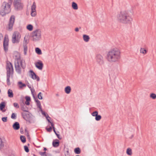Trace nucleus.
Listing matches in <instances>:
<instances>
[{"label":"nucleus","mask_w":156,"mask_h":156,"mask_svg":"<svg viewBox=\"0 0 156 156\" xmlns=\"http://www.w3.org/2000/svg\"><path fill=\"white\" fill-rule=\"evenodd\" d=\"M121 58L120 51L117 48H114L108 51L106 55V59L110 63L117 62Z\"/></svg>","instance_id":"1"},{"label":"nucleus","mask_w":156,"mask_h":156,"mask_svg":"<svg viewBox=\"0 0 156 156\" xmlns=\"http://www.w3.org/2000/svg\"><path fill=\"white\" fill-rule=\"evenodd\" d=\"M117 19L119 22L124 24L130 23L132 20L129 13L125 11H121L117 15Z\"/></svg>","instance_id":"2"},{"label":"nucleus","mask_w":156,"mask_h":156,"mask_svg":"<svg viewBox=\"0 0 156 156\" xmlns=\"http://www.w3.org/2000/svg\"><path fill=\"white\" fill-rule=\"evenodd\" d=\"M12 2V0H9L8 2H4L2 3L0 12V14L2 16H3L10 12L11 5Z\"/></svg>","instance_id":"3"},{"label":"nucleus","mask_w":156,"mask_h":156,"mask_svg":"<svg viewBox=\"0 0 156 156\" xmlns=\"http://www.w3.org/2000/svg\"><path fill=\"white\" fill-rule=\"evenodd\" d=\"M6 68L7 70L6 82L7 85H9L11 84L9 80L10 76L12 78L13 74V69L12 64L10 62L7 63Z\"/></svg>","instance_id":"4"},{"label":"nucleus","mask_w":156,"mask_h":156,"mask_svg":"<svg viewBox=\"0 0 156 156\" xmlns=\"http://www.w3.org/2000/svg\"><path fill=\"white\" fill-rule=\"evenodd\" d=\"M22 62L23 61L22 60L18 59H16L15 62V66L16 70L17 73L20 74L21 73V67L24 69L26 67L25 65L23 64Z\"/></svg>","instance_id":"5"},{"label":"nucleus","mask_w":156,"mask_h":156,"mask_svg":"<svg viewBox=\"0 0 156 156\" xmlns=\"http://www.w3.org/2000/svg\"><path fill=\"white\" fill-rule=\"evenodd\" d=\"M31 36L34 41H36L39 40L41 38V30L39 29H37L32 33Z\"/></svg>","instance_id":"6"},{"label":"nucleus","mask_w":156,"mask_h":156,"mask_svg":"<svg viewBox=\"0 0 156 156\" xmlns=\"http://www.w3.org/2000/svg\"><path fill=\"white\" fill-rule=\"evenodd\" d=\"M15 20V16L14 15L11 16L9 20L8 24L6 27L7 30L9 31H11L12 30L13 27L14 23Z\"/></svg>","instance_id":"7"},{"label":"nucleus","mask_w":156,"mask_h":156,"mask_svg":"<svg viewBox=\"0 0 156 156\" xmlns=\"http://www.w3.org/2000/svg\"><path fill=\"white\" fill-rule=\"evenodd\" d=\"M13 5L16 10H21L23 8V5L21 2V0H14Z\"/></svg>","instance_id":"8"},{"label":"nucleus","mask_w":156,"mask_h":156,"mask_svg":"<svg viewBox=\"0 0 156 156\" xmlns=\"http://www.w3.org/2000/svg\"><path fill=\"white\" fill-rule=\"evenodd\" d=\"M19 33L17 31L14 32L12 36V42L13 43H18L20 38Z\"/></svg>","instance_id":"9"},{"label":"nucleus","mask_w":156,"mask_h":156,"mask_svg":"<svg viewBox=\"0 0 156 156\" xmlns=\"http://www.w3.org/2000/svg\"><path fill=\"white\" fill-rule=\"evenodd\" d=\"M9 38L7 35L6 34L5 35L3 43V46L4 48V50L5 52H6L8 49L9 47Z\"/></svg>","instance_id":"10"},{"label":"nucleus","mask_w":156,"mask_h":156,"mask_svg":"<svg viewBox=\"0 0 156 156\" xmlns=\"http://www.w3.org/2000/svg\"><path fill=\"white\" fill-rule=\"evenodd\" d=\"M95 58L97 62L99 65L101 66L104 63V58L100 54L97 55Z\"/></svg>","instance_id":"11"},{"label":"nucleus","mask_w":156,"mask_h":156,"mask_svg":"<svg viewBox=\"0 0 156 156\" xmlns=\"http://www.w3.org/2000/svg\"><path fill=\"white\" fill-rule=\"evenodd\" d=\"M31 93L33 96V98L34 99L37 105V107L39 108L40 109V110H42V108L41 105V104L40 101L38 100L37 98H36L35 97L34 94V90H31Z\"/></svg>","instance_id":"12"},{"label":"nucleus","mask_w":156,"mask_h":156,"mask_svg":"<svg viewBox=\"0 0 156 156\" xmlns=\"http://www.w3.org/2000/svg\"><path fill=\"white\" fill-rule=\"evenodd\" d=\"M36 5L35 2H34L31 8V15L33 16H35L36 14Z\"/></svg>","instance_id":"13"},{"label":"nucleus","mask_w":156,"mask_h":156,"mask_svg":"<svg viewBox=\"0 0 156 156\" xmlns=\"http://www.w3.org/2000/svg\"><path fill=\"white\" fill-rule=\"evenodd\" d=\"M31 75V78L33 80H36L37 81L40 80L39 77L37 76L36 74L32 70H30V71Z\"/></svg>","instance_id":"14"},{"label":"nucleus","mask_w":156,"mask_h":156,"mask_svg":"<svg viewBox=\"0 0 156 156\" xmlns=\"http://www.w3.org/2000/svg\"><path fill=\"white\" fill-rule=\"evenodd\" d=\"M43 66V64L42 62L41 61L36 62L35 63L36 67L39 70L42 69Z\"/></svg>","instance_id":"15"},{"label":"nucleus","mask_w":156,"mask_h":156,"mask_svg":"<svg viewBox=\"0 0 156 156\" xmlns=\"http://www.w3.org/2000/svg\"><path fill=\"white\" fill-rule=\"evenodd\" d=\"M21 109L24 112H28V108L25 106L24 103L23 102L22 103L20 104Z\"/></svg>","instance_id":"16"},{"label":"nucleus","mask_w":156,"mask_h":156,"mask_svg":"<svg viewBox=\"0 0 156 156\" xmlns=\"http://www.w3.org/2000/svg\"><path fill=\"white\" fill-rule=\"evenodd\" d=\"M13 127L15 130H18L20 128V126L19 122H15L13 125Z\"/></svg>","instance_id":"17"},{"label":"nucleus","mask_w":156,"mask_h":156,"mask_svg":"<svg viewBox=\"0 0 156 156\" xmlns=\"http://www.w3.org/2000/svg\"><path fill=\"white\" fill-rule=\"evenodd\" d=\"M22 112L21 115L23 118L25 120H26L28 118L29 116L30 115L27 113L25 112Z\"/></svg>","instance_id":"18"},{"label":"nucleus","mask_w":156,"mask_h":156,"mask_svg":"<svg viewBox=\"0 0 156 156\" xmlns=\"http://www.w3.org/2000/svg\"><path fill=\"white\" fill-rule=\"evenodd\" d=\"M59 144V141L57 139H56L55 141H53L52 142L53 146L54 147H56L58 146Z\"/></svg>","instance_id":"19"},{"label":"nucleus","mask_w":156,"mask_h":156,"mask_svg":"<svg viewBox=\"0 0 156 156\" xmlns=\"http://www.w3.org/2000/svg\"><path fill=\"white\" fill-rule=\"evenodd\" d=\"M71 91V88L69 86H67L65 88V91L67 94L70 93Z\"/></svg>","instance_id":"20"},{"label":"nucleus","mask_w":156,"mask_h":156,"mask_svg":"<svg viewBox=\"0 0 156 156\" xmlns=\"http://www.w3.org/2000/svg\"><path fill=\"white\" fill-rule=\"evenodd\" d=\"M8 96L9 97L12 98L13 96V94L12 90L9 89L8 91Z\"/></svg>","instance_id":"21"},{"label":"nucleus","mask_w":156,"mask_h":156,"mask_svg":"<svg viewBox=\"0 0 156 156\" xmlns=\"http://www.w3.org/2000/svg\"><path fill=\"white\" fill-rule=\"evenodd\" d=\"M83 38L85 41L88 42L89 41L90 37L88 35L84 34L83 35Z\"/></svg>","instance_id":"22"},{"label":"nucleus","mask_w":156,"mask_h":156,"mask_svg":"<svg viewBox=\"0 0 156 156\" xmlns=\"http://www.w3.org/2000/svg\"><path fill=\"white\" fill-rule=\"evenodd\" d=\"M72 7L73 9L75 10H76L78 9L77 4L74 2L72 3Z\"/></svg>","instance_id":"23"},{"label":"nucleus","mask_w":156,"mask_h":156,"mask_svg":"<svg viewBox=\"0 0 156 156\" xmlns=\"http://www.w3.org/2000/svg\"><path fill=\"white\" fill-rule=\"evenodd\" d=\"M126 153L128 155H131L132 154L131 149L130 148H128L127 149Z\"/></svg>","instance_id":"24"},{"label":"nucleus","mask_w":156,"mask_h":156,"mask_svg":"<svg viewBox=\"0 0 156 156\" xmlns=\"http://www.w3.org/2000/svg\"><path fill=\"white\" fill-rule=\"evenodd\" d=\"M74 151L75 154H79L81 152V150L80 148L77 147L75 149Z\"/></svg>","instance_id":"25"},{"label":"nucleus","mask_w":156,"mask_h":156,"mask_svg":"<svg viewBox=\"0 0 156 156\" xmlns=\"http://www.w3.org/2000/svg\"><path fill=\"white\" fill-rule=\"evenodd\" d=\"M5 107V103L4 102H2L0 104V110H2Z\"/></svg>","instance_id":"26"},{"label":"nucleus","mask_w":156,"mask_h":156,"mask_svg":"<svg viewBox=\"0 0 156 156\" xmlns=\"http://www.w3.org/2000/svg\"><path fill=\"white\" fill-rule=\"evenodd\" d=\"M35 51L36 53L38 55H41L42 54L41 50L38 48H36Z\"/></svg>","instance_id":"27"},{"label":"nucleus","mask_w":156,"mask_h":156,"mask_svg":"<svg viewBox=\"0 0 156 156\" xmlns=\"http://www.w3.org/2000/svg\"><path fill=\"white\" fill-rule=\"evenodd\" d=\"M4 147V144L2 140L0 138V150H2Z\"/></svg>","instance_id":"28"},{"label":"nucleus","mask_w":156,"mask_h":156,"mask_svg":"<svg viewBox=\"0 0 156 156\" xmlns=\"http://www.w3.org/2000/svg\"><path fill=\"white\" fill-rule=\"evenodd\" d=\"M18 84L20 85L19 87L20 88H22L23 87H26V84L23 83L21 82L20 81L18 82Z\"/></svg>","instance_id":"29"},{"label":"nucleus","mask_w":156,"mask_h":156,"mask_svg":"<svg viewBox=\"0 0 156 156\" xmlns=\"http://www.w3.org/2000/svg\"><path fill=\"white\" fill-rule=\"evenodd\" d=\"M27 29L29 31H31L33 29V26L31 24H29L27 27Z\"/></svg>","instance_id":"30"},{"label":"nucleus","mask_w":156,"mask_h":156,"mask_svg":"<svg viewBox=\"0 0 156 156\" xmlns=\"http://www.w3.org/2000/svg\"><path fill=\"white\" fill-rule=\"evenodd\" d=\"M140 51L141 53H142L144 54H146L147 52V51L146 49L142 48H140Z\"/></svg>","instance_id":"31"},{"label":"nucleus","mask_w":156,"mask_h":156,"mask_svg":"<svg viewBox=\"0 0 156 156\" xmlns=\"http://www.w3.org/2000/svg\"><path fill=\"white\" fill-rule=\"evenodd\" d=\"M20 139L21 141L23 143H25L26 141V138L24 136H20Z\"/></svg>","instance_id":"32"},{"label":"nucleus","mask_w":156,"mask_h":156,"mask_svg":"<svg viewBox=\"0 0 156 156\" xmlns=\"http://www.w3.org/2000/svg\"><path fill=\"white\" fill-rule=\"evenodd\" d=\"M24 48V54L25 55L27 54V46L26 45H23Z\"/></svg>","instance_id":"33"},{"label":"nucleus","mask_w":156,"mask_h":156,"mask_svg":"<svg viewBox=\"0 0 156 156\" xmlns=\"http://www.w3.org/2000/svg\"><path fill=\"white\" fill-rule=\"evenodd\" d=\"M150 97L153 99L156 98V94L154 93H151L150 95Z\"/></svg>","instance_id":"34"},{"label":"nucleus","mask_w":156,"mask_h":156,"mask_svg":"<svg viewBox=\"0 0 156 156\" xmlns=\"http://www.w3.org/2000/svg\"><path fill=\"white\" fill-rule=\"evenodd\" d=\"M101 118V116L100 115H98L95 118V120L97 121L100 120Z\"/></svg>","instance_id":"35"},{"label":"nucleus","mask_w":156,"mask_h":156,"mask_svg":"<svg viewBox=\"0 0 156 156\" xmlns=\"http://www.w3.org/2000/svg\"><path fill=\"white\" fill-rule=\"evenodd\" d=\"M98 114V112L97 111H95L91 113L92 116H96Z\"/></svg>","instance_id":"36"},{"label":"nucleus","mask_w":156,"mask_h":156,"mask_svg":"<svg viewBox=\"0 0 156 156\" xmlns=\"http://www.w3.org/2000/svg\"><path fill=\"white\" fill-rule=\"evenodd\" d=\"M11 118L12 119H16V114L14 113H12V114Z\"/></svg>","instance_id":"37"},{"label":"nucleus","mask_w":156,"mask_h":156,"mask_svg":"<svg viewBox=\"0 0 156 156\" xmlns=\"http://www.w3.org/2000/svg\"><path fill=\"white\" fill-rule=\"evenodd\" d=\"M38 98L39 99L41 100L42 99V93L41 92H40L37 95Z\"/></svg>","instance_id":"38"},{"label":"nucleus","mask_w":156,"mask_h":156,"mask_svg":"<svg viewBox=\"0 0 156 156\" xmlns=\"http://www.w3.org/2000/svg\"><path fill=\"white\" fill-rule=\"evenodd\" d=\"M39 154L41 156H47V154H46V152L45 151L44 152H40Z\"/></svg>","instance_id":"39"},{"label":"nucleus","mask_w":156,"mask_h":156,"mask_svg":"<svg viewBox=\"0 0 156 156\" xmlns=\"http://www.w3.org/2000/svg\"><path fill=\"white\" fill-rule=\"evenodd\" d=\"M24 148L25 151L26 152L28 153L29 152V149L27 146H24Z\"/></svg>","instance_id":"40"},{"label":"nucleus","mask_w":156,"mask_h":156,"mask_svg":"<svg viewBox=\"0 0 156 156\" xmlns=\"http://www.w3.org/2000/svg\"><path fill=\"white\" fill-rule=\"evenodd\" d=\"M14 106L16 108H19V104L17 103H13Z\"/></svg>","instance_id":"41"},{"label":"nucleus","mask_w":156,"mask_h":156,"mask_svg":"<svg viewBox=\"0 0 156 156\" xmlns=\"http://www.w3.org/2000/svg\"><path fill=\"white\" fill-rule=\"evenodd\" d=\"M7 117H3L2 118V120L3 122H5L7 121Z\"/></svg>","instance_id":"42"},{"label":"nucleus","mask_w":156,"mask_h":156,"mask_svg":"<svg viewBox=\"0 0 156 156\" xmlns=\"http://www.w3.org/2000/svg\"><path fill=\"white\" fill-rule=\"evenodd\" d=\"M25 134L27 135V136L28 137H29L30 135L29 133V132L26 129H25Z\"/></svg>","instance_id":"43"},{"label":"nucleus","mask_w":156,"mask_h":156,"mask_svg":"<svg viewBox=\"0 0 156 156\" xmlns=\"http://www.w3.org/2000/svg\"><path fill=\"white\" fill-rule=\"evenodd\" d=\"M46 129L47 131L48 132H51L52 129V128L51 126H50L49 128H46Z\"/></svg>","instance_id":"44"},{"label":"nucleus","mask_w":156,"mask_h":156,"mask_svg":"<svg viewBox=\"0 0 156 156\" xmlns=\"http://www.w3.org/2000/svg\"><path fill=\"white\" fill-rule=\"evenodd\" d=\"M54 133H55V134L57 136V137L59 139V140H61L62 139V138L61 137H60V135L59 134H58L57 133H56V131H55V132H54Z\"/></svg>","instance_id":"45"},{"label":"nucleus","mask_w":156,"mask_h":156,"mask_svg":"<svg viewBox=\"0 0 156 156\" xmlns=\"http://www.w3.org/2000/svg\"><path fill=\"white\" fill-rule=\"evenodd\" d=\"M25 99H26V101H30V97L26 96L25 97Z\"/></svg>","instance_id":"46"},{"label":"nucleus","mask_w":156,"mask_h":156,"mask_svg":"<svg viewBox=\"0 0 156 156\" xmlns=\"http://www.w3.org/2000/svg\"><path fill=\"white\" fill-rule=\"evenodd\" d=\"M46 117L48 122L51 123V122L50 121V119L48 118H49L50 119V118L48 116V115H47V116H46Z\"/></svg>","instance_id":"47"},{"label":"nucleus","mask_w":156,"mask_h":156,"mask_svg":"<svg viewBox=\"0 0 156 156\" xmlns=\"http://www.w3.org/2000/svg\"><path fill=\"white\" fill-rule=\"evenodd\" d=\"M65 156H70V154L68 151H67L65 153Z\"/></svg>","instance_id":"48"},{"label":"nucleus","mask_w":156,"mask_h":156,"mask_svg":"<svg viewBox=\"0 0 156 156\" xmlns=\"http://www.w3.org/2000/svg\"><path fill=\"white\" fill-rule=\"evenodd\" d=\"M42 114L44 115V116H45L46 117V116H47V115H46V114H45V113L44 112L43 110H42H42H40Z\"/></svg>","instance_id":"49"},{"label":"nucleus","mask_w":156,"mask_h":156,"mask_svg":"<svg viewBox=\"0 0 156 156\" xmlns=\"http://www.w3.org/2000/svg\"><path fill=\"white\" fill-rule=\"evenodd\" d=\"M3 38V36L1 33H0V41L2 40Z\"/></svg>","instance_id":"50"},{"label":"nucleus","mask_w":156,"mask_h":156,"mask_svg":"<svg viewBox=\"0 0 156 156\" xmlns=\"http://www.w3.org/2000/svg\"><path fill=\"white\" fill-rule=\"evenodd\" d=\"M25 104L27 105H30V101H26V102H25Z\"/></svg>","instance_id":"51"},{"label":"nucleus","mask_w":156,"mask_h":156,"mask_svg":"<svg viewBox=\"0 0 156 156\" xmlns=\"http://www.w3.org/2000/svg\"><path fill=\"white\" fill-rule=\"evenodd\" d=\"M75 30L76 32H78L79 31V29L78 28V27L76 28L75 29Z\"/></svg>","instance_id":"52"},{"label":"nucleus","mask_w":156,"mask_h":156,"mask_svg":"<svg viewBox=\"0 0 156 156\" xmlns=\"http://www.w3.org/2000/svg\"><path fill=\"white\" fill-rule=\"evenodd\" d=\"M51 123V127H54V124L52 122H51V123Z\"/></svg>","instance_id":"53"},{"label":"nucleus","mask_w":156,"mask_h":156,"mask_svg":"<svg viewBox=\"0 0 156 156\" xmlns=\"http://www.w3.org/2000/svg\"><path fill=\"white\" fill-rule=\"evenodd\" d=\"M20 132L21 133H22L23 132V129L21 128L20 129Z\"/></svg>","instance_id":"54"},{"label":"nucleus","mask_w":156,"mask_h":156,"mask_svg":"<svg viewBox=\"0 0 156 156\" xmlns=\"http://www.w3.org/2000/svg\"><path fill=\"white\" fill-rule=\"evenodd\" d=\"M52 128L53 129V131L54 132H55V127H54V126L53 127H52Z\"/></svg>","instance_id":"55"},{"label":"nucleus","mask_w":156,"mask_h":156,"mask_svg":"<svg viewBox=\"0 0 156 156\" xmlns=\"http://www.w3.org/2000/svg\"><path fill=\"white\" fill-rule=\"evenodd\" d=\"M24 41H25V42L26 43H27V40H25V37L24 38Z\"/></svg>","instance_id":"56"},{"label":"nucleus","mask_w":156,"mask_h":156,"mask_svg":"<svg viewBox=\"0 0 156 156\" xmlns=\"http://www.w3.org/2000/svg\"><path fill=\"white\" fill-rule=\"evenodd\" d=\"M47 148L45 147H44V151H46L47 150Z\"/></svg>","instance_id":"57"},{"label":"nucleus","mask_w":156,"mask_h":156,"mask_svg":"<svg viewBox=\"0 0 156 156\" xmlns=\"http://www.w3.org/2000/svg\"><path fill=\"white\" fill-rule=\"evenodd\" d=\"M33 156H36L35 154H33Z\"/></svg>","instance_id":"58"},{"label":"nucleus","mask_w":156,"mask_h":156,"mask_svg":"<svg viewBox=\"0 0 156 156\" xmlns=\"http://www.w3.org/2000/svg\"><path fill=\"white\" fill-rule=\"evenodd\" d=\"M76 156H80L79 155H76Z\"/></svg>","instance_id":"59"}]
</instances>
